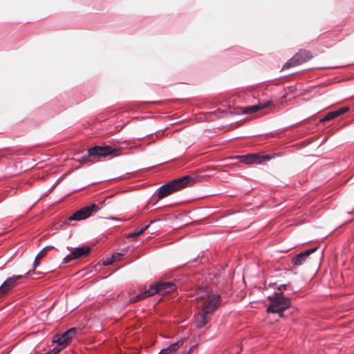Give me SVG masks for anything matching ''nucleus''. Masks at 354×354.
Masks as SVG:
<instances>
[{
  "instance_id": "nucleus-1",
  "label": "nucleus",
  "mask_w": 354,
  "mask_h": 354,
  "mask_svg": "<svg viewBox=\"0 0 354 354\" xmlns=\"http://www.w3.org/2000/svg\"><path fill=\"white\" fill-rule=\"evenodd\" d=\"M220 295L212 291H205L201 295L196 297L198 303H201L198 317L196 320L197 328L204 327L208 322V315L212 314L218 307Z\"/></svg>"
},
{
  "instance_id": "nucleus-2",
  "label": "nucleus",
  "mask_w": 354,
  "mask_h": 354,
  "mask_svg": "<svg viewBox=\"0 0 354 354\" xmlns=\"http://www.w3.org/2000/svg\"><path fill=\"white\" fill-rule=\"evenodd\" d=\"M177 288L176 284L173 281H158L155 283L151 284L148 290L140 292L135 297L129 299L130 303H136L138 301L145 299L146 297L153 296L155 294L165 295L171 293Z\"/></svg>"
},
{
  "instance_id": "nucleus-3",
  "label": "nucleus",
  "mask_w": 354,
  "mask_h": 354,
  "mask_svg": "<svg viewBox=\"0 0 354 354\" xmlns=\"http://www.w3.org/2000/svg\"><path fill=\"white\" fill-rule=\"evenodd\" d=\"M117 149L109 146H94L88 149L85 155L77 156L75 160L81 164L96 162L101 158L113 154Z\"/></svg>"
},
{
  "instance_id": "nucleus-4",
  "label": "nucleus",
  "mask_w": 354,
  "mask_h": 354,
  "mask_svg": "<svg viewBox=\"0 0 354 354\" xmlns=\"http://www.w3.org/2000/svg\"><path fill=\"white\" fill-rule=\"evenodd\" d=\"M271 304L268 306L267 311L270 313L281 314L290 306V301L288 297H284L280 292H274L272 295L268 296Z\"/></svg>"
},
{
  "instance_id": "nucleus-5",
  "label": "nucleus",
  "mask_w": 354,
  "mask_h": 354,
  "mask_svg": "<svg viewBox=\"0 0 354 354\" xmlns=\"http://www.w3.org/2000/svg\"><path fill=\"white\" fill-rule=\"evenodd\" d=\"M197 180L196 176H184L167 183V187H170L173 192L179 191L185 187L194 185Z\"/></svg>"
},
{
  "instance_id": "nucleus-6",
  "label": "nucleus",
  "mask_w": 354,
  "mask_h": 354,
  "mask_svg": "<svg viewBox=\"0 0 354 354\" xmlns=\"http://www.w3.org/2000/svg\"><path fill=\"white\" fill-rule=\"evenodd\" d=\"M100 210V207L95 204H91L76 211L69 218L68 221H80L85 220Z\"/></svg>"
},
{
  "instance_id": "nucleus-7",
  "label": "nucleus",
  "mask_w": 354,
  "mask_h": 354,
  "mask_svg": "<svg viewBox=\"0 0 354 354\" xmlns=\"http://www.w3.org/2000/svg\"><path fill=\"white\" fill-rule=\"evenodd\" d=\"M312 57L313 55L309 50H300L283 65L282 70L298 66L310 60Z\"/></svg>"
},
{
  "instance_id": "nucleus-8",
  "label": "nucleus",
  "mask_w": 354,
  "mask_h": 354,
  "mask_svg": "<svg viewBox=\"0 0 354 354\" xmlns=\"http://www.w3.org/2000/svg\"><path fill=\"white\" fill-rule=\"evenodd\" d=\"M77 333V328L75 327L71 328L61 335H55L53 337V342L58 344V346H62V348L66 347L75 337Z\"/></svg>"
},
{
  "instance_id": "nucleus-9",
  "label": "nucleus",
  "mask_w": 354,
  "mask_h": 354,
  "mask_svg": "<svg viewBox=\"0 0 354 354\" xmlns=\"http://www.w3.org/2000/svg\"><path fill=\"white\" fill-rule=\"evenodd\" d=\"M22 278V275H14L8 278L0 286V298L8 293L17 285V281Z\"/></svg>"
},
{
  "instance_id": "nucleus-10",
  "label": "nucleus",
  "mask_w": 354,
  "mask_h": 354,
  "mask_svg": "<svg viewBox=\"0 0 354 354\" xmlns=\"http://www.w3.org/2000/svg\"><path fill=\"white\" fill-rule=\"evenodd\" d=\"M91 252L89 247H79L75 248L70 254L65 257L64 261L66 263L79 258L87 256Z\"/></svg>"
},
{
  "instance_id": "nucleus-11",
  "label": "nucleus",
  "mask_w": 354,
  "mask_h": 354,
  "mask_svg": "<svg viewBox=\"0 0 354 354\" xmlns=\"http://www.w3.org/2000/svg\"><path fill=\"white\" fill-rule=\"evenodd\" d=\"M318 249L317 247L313 248L308 250L301 252L296 255L292 260L294 266H299L304 264L307 257L314 253Z\"/></svg>"
},
{
  "instance_id": "nucleus-12",
  "label": "nucleus",
  "mask_w": 354,
  "mask_h": 354,
  "mask_svg": "<svg viewBox=\"0 0 354 354\" xmlns=\"http://www.w3.org/2000/svg\"><path fill=\"white\" fill-rule=\"evenodd\" d=\"M270 104V102L269 101H268L265 103H259L258 104H254V105L245 107V115L254 113L261 109L266 108Z\"/></svg>"
},
{
  "instance_id": "nucleus-13",
  "label": "nucleus",
  "mask_w": 354,
  "mask_h": 354,
  "mask_svg": "<svg viewBox=\"0 0 354 354\" xmlns=\"http://www.w3.org/2000/svg\"><path fill=\"white\" fill-rule=\"evenodd\" d=\"M183 344V341H178L177 342L169 345L167 348L162 349L160 353L161 354H171L178 350Z\"/></svg>"
},
{
  "instance_id": "nucleus-14",
  "label": "nucleus",
  "mask_w": 354,
  "mask_h": 354,
  "mask_svg": "<svg viewBox=\"0 0 354 354\" xmlns=\"http://www.w3.org/2000/svg\"><path fill=\"white\" fill-rule=\"evenodd\" d=\"M252 163H261L260 156L257 153H249L245 155V165Z\"/></svg>"
},
{
  "instance_id": "nucleus-15",
  "label": "nucleus",
  "mask_w": 354,
  "mask_h": 354,
  "mask_svg": "<svg viewBox=\"0 0 354 354\" xmlns=\"http://www.w3.org/2000/svg\"><path fill=\"white\" fill-rule=\"evenodd\" d=\"M167 183H165L163 185H162L160 187L158 188V198H162L174 193L172 192L171 189H170V187H165V186H167Z\"/></svg>"
},
{
  "instance_id": "nucleus-16",
  "label": "nucleus",
  "mask_w": 354,
  "mask_h": 354,
  "mask_svg": "<svg viewBox=\"0 0 354 354\" xmlns=\"http://www.w3.org/2000/svg\"><path fill=\"white\" fill-rule=\"evenodd\" d=\"M149 225H147L142 226L141 227L137 228L133 232L129 233L127 235V238L130 239V238H134V237L140 236L149 227Z\"/></svg>"
},
{
  "instance_id": "nucleus-17",
  "label": "nucleus",
  "mask_w": 354,
  "mask_h": 354,
  "mask_svg": "<svg viewBox=\"0 0 354 354\" xmlns=\"http://www.w3.org/2000/svg\"><path fill=\"white\" fill-rule=\"evenodd\" d=\"M191 214H194V212H183L179 214L177 216V220L178 221H188V220H192L194 218L191 216Z\"/></svg>"
},
{
  "instance_id": "nucleus-18",
  "label": "nucleus",
  "mask_w": 354,
  "mask_h": 354,
  "mask_svg": "<svg viewBox=\"0 0 354 354\" xmlns=\"http://www.w3.org/2000/svg\"><path fill=\"white\" fill-rule=\"evenodd\" d=\"M46 256V253L44 251H40L39 254L36 256L35 259L33 263V270H35L38 265L39 264L40 261Z\"/></svg>"
},
{
  "instance_id": "nucleus-19",
  "label": "nucleus",
  "mask_w": 354,
  "mask_h": 354,
  "mask_svg": "<svg viewBox=\"0 0 354 354\" xmlns=\"http://www.w3.org/2000/svg\"><path fill=\"white\" fill-rule=\"evenodd\" d=\"M336 115H335V111H330V112H328L324 118H322V119H320L319 122H326V121H329L335 118H336Z\"/></svg>"
},
{
  "instance_id": "nucleus-20",
  "label": "nucleus",
  "mask_w": 354,
  "mask_h": 354,
  "mask_svg": "<svg viewBox=\"0 0 354 354\" xmlns=\"http://www.w3.org/2000/svg\"><path fill=\"white\" fill-rule=\"evenodd\" d=\"M349 111V108L348 106H344V107H342L336 111H334L335 113V115L337 117L346 113L347 111Z\"/></svg>"
},
{
  "instance_id": "nucleus-21",
  "label": "nucleus",
  "mask_w": 354,
  "mask_h": 354,
  "mask_svg": "<svg viewBox=\"0 0 354 354\" xmlns=\"http://www.w3.org/2000/svg\"><path fill=\"white\" fill-rule=\"evenodd\" d=\"M277 290L282 294L283 290L290 289V284H281L277 287Z\"/></svg>"
},
{
  "instance_id": "nucleus-22",
  "label": "nucleus",
  "mask_w": 354,
  "mask_h": 354,
  "mask_svg": "<svg viewBox=\"0 0 354 354\" xmlns=\"http://www.w3.org/2000/svg\"><path fill=\"white\" fill-rule=\"evenodd\" d=\"M64 348L62 347V346H58L57 347H55L53 350L49 351L50 354H57L59 352H60L61 350H62Z\"/></svg>"
},
{
  "instance_id": "nucleus-23",
  "label": "nucleus",
  "mask_w": 354,
  "mask_h": 354,
  "mask_svg": "<svg viewBox=\"0 0 354 354\" xmlns=\"http://www.w3.org/2000/svg\"><path fill=\"white\" fill-rule=\"evenodd\" d=\"M113 262H114V260L113 259L111 258H108L107 259H106L104 262H103V264L104 266H109V265H111Z\"/></svg>"
},
{
  "instance_id": "nucleus-24",
  "label": "nucleus",
  "mask_w": 354,
  "mask_h": 354,
  "mask_svg": "<svg viewBox=\"0 0 354 354\" xmlns=\"http://www.w3.org/2000/svg\"><path fill=\"white\" fill-rule=\"evenodd\" d=\"M121 256L122 254L116 253L112 255L111 259H113L114 261H119Z\"/></svg>"
},
{
  "instance_id": "nucleus-25",
  "label": "nucleus",
  "mask_w": 354,
  "mask_h": 354,
  "mask_svg": "<svg viewBox=\"0 0 354 354\" xmlns=\"http://www.w3.org/2000/svg\"><path fill=\"white\" fill-rule=\"evenodd\" d=\"M261 158V163H262L266 160H270L271 156L269 155L260 156Z\"/></svg>"
},
{
  "instance_id": "nucleus-26",
  "label": "nucleus",
  "mask_w": 354,
  "mask_h": 354,
  "mask_svg": "<svg viewBox=\"0 0 354 354\" xmlns=\"http://www.w3.org/2000/svg\"><path fill=\"white\" fill-rule=\"evenodd\" d=\"M53 246L48 245V246L45 247V248L42 250V251H44V253H46V252H47L48 250H51V249H53Z\"/></svg>"
},
{
  "instance_id": "nucleus-27",
  "label": "nucleus",
  "mask_w": 354,
  "mask_h": 354,
  "mask_svg": "<svg viewBox=\"0 0 354 354\" xmlns=\"http://www.w3.org/2000/svg\"><path fill=\"white\" fill-rule=\"evenodd\" d=\"M236 158H239L241 162H242L243 161V156H236Z\"/></svg>"
},
{
  "instance_id": "nucleus-28",
  "label": "nucleus",
  "mask_w": 354,
  "mask_h": 354,
  "mask_svg": "<svg viewBox=\"0 0 354 354\" xmlns=\"http://www.w3.org/2000/svg\"><path fill=\"white\" fill-rule=\"evenodd\" d=\"M237 113H243V108H239V111H237Z\"/></svg>"
},
{
  "instance_id": "nucleus-29",
  "label": "nucleus",
  "mask_w": 354,
  "mask_h": 354,
  "mask_svg": "<svg viewBox=\"0 0 354 354\" xmlns=\"http://www.w3.org/2000/svg\"><path fill=\"white\" fill-rule=\"evenodd\" d=\"M253 136H256V135H254V134H249V135L245 136V138H250V137H253Z\"/></svg>"
},
{
  "instance_id": "nucleus-30",
  "label": "nucleus",
  "mask_w": 354,
  "mask_h": 354,
  "mask_svg": "<svg viewBox=\"0 0 354 354\" xmlns=\"http://www.w3.org/2000/svg\"><path fill=\"white\" fill-rule=\"evenodd\" d=\"M104 218H106V219H111V220H115V219H116V218H115V217H113V216L105 217Z\"/></svg>"
},
{
  "instance_id": "nucleus-31",
  "label": "nucleus",
  "mask_w": 354,
  "mask_h": 354,
  "mask_svg": "<svg viewBox=\"0 0 354 354\" xmlns=\"http://www.w3.org/2000/svg\"><path fill=\"white\" fill-rule=\"evenodd\" d=\"M192 349L193 348H191L187 353H185L186 354H191L192 352Z\"/></svg>"
},
{
  "instance_id": "nucleus-32",
  "label": "nucleus",
  "mask_w": 354,
  "mask_h": 354,
  "mask_svg": "<svg viewBox=\"0 0 354 354\" xmlns=\"http://www.w3.org/2000/svg\"><path fill=\"white\" fill-rule=\"evenodd\" d=\"M193 221H196V222H198V221H203V219H200V220H194Z\"/></svg>"
},
{
  "instance_id": "nucleus-33",
  "label": "nucleus",
  "mask_w": 354,
  "mask_h": 354,
  "mask_svg": "<svg viewBox=\"0 0 354 354\" xmlns=\"http://www.w3.org/2000/svg\"><path fill=\"white\" fill-rule=\"evenodd\" d=\"M153 221L156 222V221H160V220L159 219H155Z\"/></svg>"
},
{
  "instance_id": "nucleus-34",
  "label": "nucleus",
  "mask_w": 354,
  "mask_h": 354,
  "mask_svg": "<svg viewBox=\"0 0 354 354\" xmlns=\"http://www.w3.org/2000/svg\"><path fill=\"white\" fill-rule=\"evenodd\" d=\"M118 221H123L121 219H117ZM124 221H126L125 220Z\"/></svg>"
},
{
  "instance_id": "nucleus-35",
  "label": "nucleus",
  "mask_w": 354,
  "mask_h": 354,
  "mask_svg": "<svg viewBox=\"0 0 354 354\" xmlns=\"http://www.w3.org/2000/svg\"><path fill=\"white\" fill-rule=\"evenodd\" d=\"M347 221L351 222V221H353V219H349Z\"/></svg>"
},
{
  "instance_id": "nucleus-36",
  "label": "nucleus",
  "mask_w": 354,
  "mask_h": 354,
  "mask_svg": "<svg viewBox=\"0 0 354 354\" xmlns=\"http://www.w3.org/2000/svg\"><path fill=\"white\" fill-rule=\"evenodd\" d=\"M158 354H161V353L159 352V353H158Z\"/></svg>"
}]
</instances>
